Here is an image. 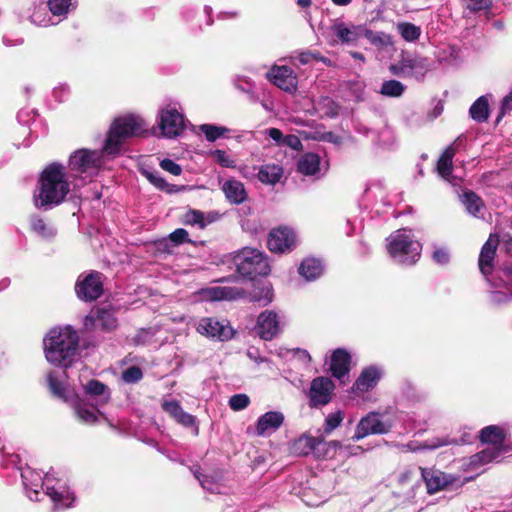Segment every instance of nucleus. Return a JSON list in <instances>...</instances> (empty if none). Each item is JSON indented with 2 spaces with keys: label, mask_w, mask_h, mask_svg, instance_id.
I'll return each mask as SVG.
<instances>
[{
  "label": "nucleus",
  "mask_w": 512,
  "mask_h": 512,
  "mask_svg": "<svg viewBox=\"0 0 512 512\" xmlns=\"http://www.w3.org/2000/svg\"><path fill=\"white\" fill-rule=\"evenodd\" d=\"M79 335L70 325L55 327L44 337V353L47 361L54 366L70 368L79 352Z\"/></svg>",
  "instance_id": "f257e3e1"
},
{
  "label": "nucleus",
  "mask_w": 512,
  "mask_h": 512,
  "mask_svg": "<svg viewBox=\"0 0 512 512\" xmlns=\"http://www.w3.org/2000/svg\"><path fill=\"white\" fill-rule=\"evenodd\" d=\"M149 134L146 123L141 117L133 114L117 117L109 127L102 151L107 155L116 156L128 139L147 137Z\"/></svg>",
  "instance_id": "f03ea898"
},
{
  "label": "nucleus",
  "mask_w": 512,
  "mask_h": 512,
  "mask_svg": "<svg viewBox=\"0 0 512 512\" xmlns=\"http://www.w3.org/2000/svg\"><path fill=\"white\" fill-rule=\"evenodd\" d=\"M41 206H57L70 192L66 168L59 162L48 164L39 176Z\"/></svg>",
  "instance_id": "7ed1b4c3"
},
{
  "label": "nucleus",
  "mask_w": 512,
  "mask_h": 512,
  "mask_svg": "<svg viewBox=\"0 0 512 512\" xmlns=\"http://www.w3.org/2000/svg\"><path fill=\"white\" fill-rule=\"evenodd\" d=\"M233 263L242 278L252 281L257 277L268 276L271 272L268 257L256 248L244 247L237 251Z\"/></svg>",
  "instance_id": "20e7f679"
},
{
  "label": "nucleus",
  "mask_w": 512,
  "mask_h": 512,
  "mask_svg": "<svg viewBox=\"0 0 512 512\" xmlns=\"http://www.w3.org/2000/svg\"><path fill=\"white\" fill-rule=\"evenodd\" d=\"M387 241V252L401 263L414 265L420 259L422 245L409 235L397 232L390 235Z\"/></svg>",
  "instance_id": "39448f33"
},
{
  "label": "nucleus",
  "mask_w": 512,
  "mask_h": 512,
  "mask_svg": "<svg viewBox=\"0 0 512 512\" xmlns=\"http://www.w3.org/2000/svg\"><path fill=\"white\" fill-rule=\"evenodd\" d=\"M103 274L91 271L87 275H80L75 284V292L80 300L92 302L103 294Z\"/></svg>",
  "instance_id": "423d86ee"
},
{
  "label": "nucleus",
  "mask_w": 512,
  "mask_h": 512,
  "mask_svg": "<svg viewBox=\"0 0 512 512\" xmlns=\"http://www.w3.org/2000/svg\"><path fill=\"white\" fill-rule=\"evenodd\" d=\"M335 390L334 382L324 376H319L311 381L309 389V406L320 408L329 404Z\"/></svg>",
  "instance_id": "0eeeda50"
},
{
  "label": "nucleus",
  "mask_w": 512,
  "mask_h": 512,
  "mask_svg": "<svg viewBox=\"0 0 512 512\" xmlns=\"http://www.w3.org/2000/svg\"><path fill=\"white\" fill-rule=\"evenodd\" d=\"M390 429L391 425L382 421L379 413L370 412L357 424L352 440L359 441L368 435L387 434Z\"/></svg>",
  "instance_id": "6e6552de"
},
{
  "label": "nucleus",
  "mask_w": 512,
  "mask_h": 512,
  "mask_svg": "<svg viewBox=\"0 0 512 512\" xmlns=\"http://www.w3.org/2000/svg\"><path fill=\"white\" fill-rule=\"evenodd\" d=\"M267 246L273 253H288L296 246V234L288 227H278L270 231Z\"/></svg>",
  "instance_id": "1a4fd4ad"
},
{
  "label": "nucleus",
  "mask_w": 512,
  "mask_h": 512,
  "mask_svg": "<svg viewBox=\"0 0 512 512\" xmlns=\"http://www.w3.org/2000/svg\"><path fill=\"white\" fill-rule=\"evenodd\" d=\"M419 470L421 478L426 485L427 493L430 495L446 489L457 480L455 476L446 474L438 469L419 467Z\"/></svg>",
  "instance_id": "9d476101"
},
{
  "label": "nucleus",
  "mask_w": 512,
  "mask_h": 512,
  "mask_svg": "<svg viewBox=\"0 0 512 512\" xmlns=\"http://www.w3.org/2000/svg\"><path fill=\"white\" fill-rule=\"evenodd\" d=\"M159 118V128L162 136L175 138L183 132L184 119L176 109L161 110Z\"/></svg>",
  "instance_id": "9b49d317"
},
{
  "label": "nucleus",
  "mask_w": 512,
  "mask_h": 512,
  "mask_svg": "<svg viewBox=\"0 0 512 512\" xmlns=\"http://www.w3.org/2000/svg\"><path fill=\"white\" fill-rule=\"evenodd\" d=\"M197 330L202 335L219 341L231 339L234 333L231 326L212 317L203 318L199 322Z\"/></svg>",
  "instance_id": "f8f14e48"
},
{
  "label": "nucleus",
  "mask_w": 512,
  "mask_h": 512,
  "mask_svg": "<svg viewBox=\"0 0 512 512\" xmlns=\"http://www.w3.org/2000/svg\"><path fill=\"white\" fill-rule=\"evenodd\" d=\"M101 165L98 152L79 149L75 151L69 158L68 167L72 171L85 173L90 169L98 168Z\"/></svg>",
  "instance_id": "ddd939ff"
},
{
  "label": "nucleus",
  "mask_w": 512,
  "mask_h": 512,
  "mask_svg": "<svg viewBox=\"0 0 512 512\" xmlns=\"http://www.w3.org/2000/svg\"><path fill=\"white\" fill-rule=\"evenodd\" d=\"M482 444L491 445L493 449L508 453L512 450L511 446L506 444V432L498 425H488L479 431L478 436Z\"/></svg>",
  "instance_id": "4468645a"
},
{
  "label": "nucleus",
  "mask_w": 512,
  "mask_h": 512,
  "mask_svg": "<svg viewBox=\"0 0 512 512\" xmlns=\"http://www.w3.org/2000/svg\"><path fill=\"white\" fill-rule=\"evenodd\" d=\"M269 80L285 92L292 93L297 89V77L288 66H273L267 73Z\"/></svg>",
  "instance_id": "2eb2a0df"
},
{
  "label": "nucleus",
  "mask_w": 512,
  "mask_h": 512,
  "mask_svg": "<svg viewBox=\"0 0 512 512\" xmlns=\"http://www.w3.org/2000/svg\"><path fill=\"white\" fill-rule=\"evenodd\" d=\"M499 242L500 240L498 235L491 234L481 248L478 259V266L480 272L484 276L491 275L494 270V260Z\"/></svg>",
  "instance_id": "dca6fc26"
},
{
  "label": "nucleus",
  "mask_w": 512,
  "mask_h": 512,
  "mask_svg": "<svg viewBox=\"0 0 512 512\" xmlns=\"http://www.w3.org/2000/svg\"><path fill=\"white\" fill-rule=\"evenodd\" d=\"M259 336L266 341L272 340L279 332V321L277 314L273 311L260 313L257 320Z\"/></svg>",
  "instance_id": "f3484780"
},
{
  "label": "nucleus",
  "mask_w": 512,
  "mask_h": 512,
  "mask_svg": "<svg viewBox=\"0 0 512 512\" xmlns=\"http://www.w3.org/2000/svg\"><path fill=\"white\" fill-rule=\"evenodd\" d=\"M381 373L375 366H369L362 370L361 374L351 387L353 393H364L372 390L379 382Z\"/></svg>",
  "instance_id": "a211bd4d"
},
{
  "label": "nucleus",
  "mask_w": 512,
  "mask_h": 512,
  "mask_svg": "<svg viewBox=\"0 0 512 512\" xmlns=\"http://www.w3.org/2000/svg\"><path fill=\"white\" fill-rule=\"evenodd\" d=\"M351 356L343 348L335 349L331 354L330 371L333 377L342 379L350 371Z\"/></svg>",
  "instance_id": "6ab92c4d"
},
{
  "label": "nucleus",
  "mask_w": 512,
  "mask_h": 512,
  "mask_svg": "<svg viewBox=\"0 0 512 512\" xmlns=\"http://www.w3.org/2000/svg\"><path fill=\"white\" fill-rule=\"evenodd\" d=\"M162 409L172 417L177 423L183 425L184 427H192L196 423L195 416L185 412L180 403L176 400L172 401H164L162 404Z\"/></svg>",
  "instance_id": "aec40b11"
},
{
  "label": "nucleus",
  "mask_w": 512,
  "mask_h": 512,
  "mask_svg": "<svg viewBox=\"0 0 512 512\" xmlns=\"http://www.w3.org/2000/svg\"><path fill=\"white\" fill-rule=\"evenodd\" d=\"M222 191L227 201L231 204L239 205L246 201L247 192L244 184L234 178L226 180L222 185Z\"/></svg>",
  "instance_id": "412c9836"
},
{
  "label": "nucleus",
  "mask_w": 512,
  "mask_h": 512,
  "mask_svg": "<svg viewBox=\"0 0 512 512\" xmlns=\"http://www.w3.org/2000/svg\"><path fill=\"white\" fill-rule=\"evenodd\" d=\"M284 422V415L278 411H269L261 415L256 424L257 435H264L267 430L278 429Z\"/></svg>",
  "instance_id": "4be33fe9"
},
{
  "label": "nucleus",
  "mask_w": 512,
  "mask_h": 512,
  "mask_svg": "<svg viewBox=\"0 0 512 512\" xmlns=\"http://www.w3.org/2000/svg\"><path fill=\"white\" fill-rule=\"evenodd\" d=\"M402 65L406 68L409 76L424 74L428 70L427 59L417 55H402Z\"/></svg>",
  "instance_id": "5701e85b"
},
{
  "label": "nucleus",
  "mask_w": 512,
  "mask_h": 512,
  "mask_svg": "<svg viewBox=\"0 0 512 512\" xmlns=\"http://www.w3.org/2000/svg\"><path fill=\"white\" fill-rule=\"evenodd\" d=\"M340 448H342L341 442L337 440L327 442L322 437H318L313 455L317 459H332Z\"/></svg>",
  "instance_id": "b1692460"
},
{
  "label": "nucleus",
  "mask_w": 512,
  "mask_h": 512,
  "mask_svg": "<svg viewBox=\"0 0 512 512\" xmlns=\"http://www.w3.org/2000/svg\"><path fill=\"white\" fill-rule=\"evenodd\" d=\"M318 437L303 434L293 441L291 452L298 456H307L314 453Z\"/></svg>",
  "instance_id": "393cba45"
},
{
  "label": "nucleus",
  "mask_w": 512,
  "mask_h": 512,
  "mask_svg": "<svg viewBox=\"0 0 512 512\" xmlns=\"http://www.w3.org/2000/svg\"><path fill=\"white\" fill-rule=\"evenodd\" d=\"M46 382H47L49 391L51 392V394L54 397H56L64 402L69 401V393H68L67 385L58 378V376L56 375L55 372L50 371L47 374Z\"/></svg>",
  "instance_id": "a878e982"
},
{
  "label": "nucleus",
  "mask_w": 512,
  "mask_h": 512,
  "mask_svg": "<svg viewBox=\"0 0 512 512\" xmlns=\"http://www.w3.org/2000/svg\"><path fill=\"white\" fill-rule=\"evenodd\" d=\"M502 454L504 453L500 452L498 449H493L491 447L485 448L470 457L469 467L478 468L486 465L497 460Z\"/></svg>",
  "instance_id": "bb28decb"
},
{
  "label": "nucleus",
  "mask_w": 512,
  "mask_h": 512,
  "mask_svg": "<svg viewBox=\"0 0 512 512\" xmlns=\"http://www.w3.org/2000/svg\"><path fill=\"white\" fill-rule=\"evenodd\" d=\"M297 167L303 175H314L320 169V157L315 153H306L298 160Z\"/></svg>",
  "instance_id": "cd10ccee"
},
{
  "label": "nucleus",
  "mask_w": 512,
  "mask_h": 512,
  "mask_svg": "<svg viewBox=\"0 0 512 512\" xmlns=\"http://www.w3.org/2000/svg\"><path fill=\"white\" fill-rule=\"evenodd\" d=\"M73 408H74L75 414L77 415L78 419L85 424L97 423L98 422L97 413L102 414L100 412V410H98V409H95L96 412L94 411V409H90L88 407L87 403L80 399H77L75 401Z\"/></svg>",
  "instance_id": "c85d7f7f"
},
{
  "label": "nucleus",
  "mask_w": 512,
  "mask_h": 512,
  "mask_svg": "<svg viewBox=\"0 0 512 512\" xmlns=\"http://www.w3.org/2000/svg\"><path fill=\"white\" fill-rule=\"evenodd\" d=\"M299 274L308 280L315 279L322 274L323 266L320 260L315 258L304 259L299 266Z\"/></svg>",
  "instance_id": "c756f323"
},
{
  "label": "nucleus",
  "mask_w": 512,
  "mask_h": 512,
  "mask_svg": "<svg viewBox=\"0 0 512 512\" xmlns=\"http://www.w3.org/2000/svg\"><path fill=\"white\" fill-rule=\"evenodd\" d=\"M96 318H98V325L103 332L110 333L118 326V320L110 309L97 308Z\"/></svg>",
  "instance_id": "7c9ffc66"
},
{
  "label": "nucleus",
  "mask_w": 512,
  "mask_h": 512,
  "mask_svg": "<svg viewBox=\"0 0 512 512\" xmlns=\"http://www.w3.org/2000/svg\"><path fill=\"white\" fill-rule=\"evenodd\" d=\"M456 154V150L452 145L448 146L440 155L437 161V171L442 177H447L452 174L453 171V157Z\"/></svg>",
  "instance_id": "2f4dec72"
},
{
  "label": "nucleus",
  "mask_w": 512,
  "mask_h": 512,
  "mask_svg": "<svg viewBox=\"0 0 512 512\" xmlns=\"http://www.w3.org/2000/svg\"><path fill=\"white\" fill-rule=\"evenodd\" d=\"M83 389L87 395L92 397L101 396L103 397L102 403L106 404L110 400V390L107 385L97 379H90L84 386Z\"/></svg>",
  "instance_id": "473e14b6"
},
{
  "label": "nucleus",
  "mask_w": 512,
  "mask_h": 512,
  "mask_svg": "<svg viewBox=\"0 0 512 512\" xmlns=\"http://www.w3.org/2000/svg\"><path fill=\"white\" fill-rule=\"evenodd\" d=\"M462 203L466 211L476 217L481 209L484 208L482 198L472 190L465 191L462 195Z\"/></svg>",
  "instance_id": "72a5a7b5"
},
{
  "label": "nucleus",
  "mask_w": 512,
  "mask_h": 512,
  "mask_svg": "<svg viewBox=\"0 0 512 512\" xmlns=\"http://www.w3.org/2000/svg\"><path fill=\"white\" fill-rule=\"evenodd\" d=\"M469 114L471 118L478 122H486L489 118V104L485 96L479 97L470 107Z\"/></svg>",
  "instance_id": "f704fd0d"
},
{
  "label": "nucleus",
  "mask_w": 512,
  "mask_h": 512,
  "mask_svg": "<svg viewBox=\"0 0 512 512\" xmlns=\"http://www.w3.org/2000/svg\"><path fill=\"white\" fill-rule=\"evenodd\" d=\"M283 175V169L279 165H263L258 172V179L265 184H276Z\"/></svg>",
  "instance_id": "c9c22d12"
},
{
  "label": "nucleus",
  "mask_w": 512,
  "mask_h": 512,
  "mask_svg": "<svg viewBox=\"0 0 512 512\" xmlns=\"http://www.w3.org/2000/svg\"><path fill=\"white\" fill-rule=\"evenodd\" d=\"M213 221V216L208 215L206 220L204 213L195 209L187 211L183 218V223L185 225H198L201 229H204L208 223H212Z\"/></svg>",
  "instance_id": "e433bc0d"
},
{
  "label": "nucleus",
  "mask_w": 512,
  "mask_h": 512,
  "mask_svg": "<svg viewBox=\"0 0 512 512\" xmlns=\"http://www.w3.org/2000/svg\"><path fill=\"white\" fill-rule=\"evenodd\" d=\"M10 462L15 464L17 466V469L20 471V476L22 478V484L24 491L28 498H30V491H31V477H32V470L28 465H26L25 468H23L20 463V456L18 454H12L9 457Z\"/></svg>",
  "instance_id": "4c0bfd02"
},
{
  "label": "nucleus",
  "mask_w": 512,
  "mask_h": 512,
  "mask_svg": "<svg viewBox=\"0 0 512 512\" xmlns=\"http://www.w3.org/2000/svg\"><path fill=\"white\" fill-rule=\"evenodd\" d=\"M396 29L401 37L407 42L417 41L421 35V28L411 22H399Z\"/></svg>",
  "instance_id": "58836bf2"
},
{
  "label": "nucleus",
  "mask_w": 512,
  "mask_h": 512,
  "mask_svg": "<svg viewBox=\"0 0 512 512\" xmlns=\"http://www.w3.org/2000/svg\"><path fill=\"white\" fill-rule=\"evenodd\" d=\"M335 35L343 43H354L359 38L356 30L348 28L344 23L335 27Z\"/></svg>",
  "instance_id": "ea45409f"
},
{
  "label": "nucleus",
  "mask_w": 512,
  "mask_h": 512,
  "mask_svg": "<svg viewBox=\"0 0 512 512\" xmlns=\"http://www.w3.org/2000/svg\"><path fill=\"white\" fill-rule=\"evenodd\" d=\"M405 86L397 80L384 81L381 86V93L389 97H399L403 94Z\"/></svg>",
  "instance_id": "a19ab883"
},
{
  "label": "nucleus",
  "mask_w": 512,
  "mask_h": 512,
  "mask_svg": "<svg viewBox=\"0 0 512 512\" xmlns=\"http://www.w3.org/2000/svg\"><path fill=\"white\" fill-rule=\"evenodd\" d=\"M200 131L205 135L207 141L214 142L228 132V128L212 124H202Z\"/></svg>",
  "instance_id": "79ce46f5"
},
{
  "label": "nucleus",
  "mask_w": 512,
  "mask_h": 512,
  "mask_svg": "<svg viewBox=\"0 0 512 512\" xmlns=\"http://www.w3.org/2000/svg\"><path fill=\"white\" fill-rule=\"evenodd\" d=\"M250 404V398L247 394H235L229 399V406L233 411H241L247 408Z\"/></svg>",
  "instance_id": "37998d69"
},
{
  "label": "nucleus",
  "mask_w": 512,
  "mask_h": 512,
  "mask_svg": "<svg viewBox=\"0 0 512 512\" xmlns=\"http://www.w3.org/2000/svg\"><path fill=\"white\" fill-rule=\"evenodd\" d=\"M71 4V0H49V10L53 15H64L68 12V8Z\"/></svg>",
  "instance_id": "c03bdc74"
},
{
  "label": "nucleus",
  "mask_w": 512,
  "mask_h": 512,
  "mask_svg": "<svg viewBox=\"0 0 512 512\" xmlns=\"http://www.w3.org/2000/svg\"><path fill=\"white\" fill-rule=\"evenodd\" d=\"M141 173L157 189L162 191L165 187H168V182L163 177H161L158 172H152V171L143 169L141 171Z\"/></svg>",
  "instance_id": "a18cd8bd"
},
{
  "label": "nucleus",
  "mask_w": 512,
  "mask_h": 512,
  "mask_svg": "<svg viewBox=\"0 0 512 512\" xmlns=\"http://www.w3.org/2000/svg\"><path fill=\"white\" fill-rule=\"evenodd\" d=\"M143 378V372L138 366H131L123 371L122 379L126 383H137Z\"/></svg>",
  "instance_id": "49530a36"
},
{
  "label": "nucleus",
  "mask_w": 512,
  "mask_h": 512,
  "mask_svg": "<svg viewBox=\"0 0 512 512\" xmlns=\"http://www.w3.org/2000/svg\"><path fill=\"white\" fill-rule=\"evenodd\" d=\"M343 421V413L341 411H337L335 413H332L328 415V417L325 420V433L329 434L334 429H336L341 422Z\"/></svg>",
  "instance_id": "de8ad7c7"
},
{
  "label": "nucleus",
  "mask_w": 512,
  "mask_h": 512,
  "mask_svg": "<svg viewBox=\"0 0 512 512\" xmlns=\"http://www.w3.org/2000/svg\"><path fill=\"white\" fill-rule=\"evenodd\" d=\"M364 36L373 45L384 46L388 43V36L383 32L376 33L372 30L366 29Z\"/></svg>",
  "instance_id": "09e8293b"
},
{
  "label": "nucleus",
  "mask_w": 512,
  "mask_h": 512,
  "mask_svg": "<svg viewBox=\"0 0 512 512\" xmlns=\"http://www.w3.org/2000/svg\"><path fill=\"white\" fill-rule=\"evenodd\" d=\"M169 239L175 244L191 243L188 232L183 228L175 229L169 235Z\"/></svg>",
  "instance_id": "8fccbe9b"
},
{
  "label": "nucleus",
  "mask_w": 512,
  "mask_h": 512,
  "mask_svg": "<svg viewBox=\"0 0 512 512\" xmlns=\"http://www.w3.org/2000/svg\"><path fill=\"white\" fill-rule=\"evenodd\" d=\"M160 167L174 176H179L182 173V167L168 158L160 161Z\"/></svg>",
  "instance_id": "3c124183"
},
{
  "label": "nucleus",
  "mask_w": 512,
  "mask_h": 512,
  "mask_svg": "<svg viewBox=\"0 0 512 512\" xmlns=\"http://www.w3.org/2000/svg\"><path fill=\"white\" fill-rule=\"evenodd\" d=\"M213 156L216 158V161L219 165L225 168H233L235 167L234 161L229 158L224 150L217 149L213 153Z\"/></svg>",
  "instance_id": "603ef678"
},
{
  "label": "nucleus",
  "mask_w": 512,
  "mask_h": 512,
  "mask_svg": "<svg viewBox=\"0 0 512 512\" xmlns=\"http://www.w3.org/2000/svg\"><path fill=\"white\" fill-rule=\"evenodd\" d=\"M34 230L43 238H50L54 235L51 226L45 223L42 219H38L34 222Z\"/></svg>",
  "instance_id": "864d4df0"
},
{
  "label": "nucleus",
  "mask_w": 512,
  "mask_h": 512,
  "mask_svg": "<svg viewBox=\"0 0 512 512\" xmlns=\"http://www.w3.org/2000/svg\"><path fill=\"white\" fill-rule=\"evenodd\" d=\"M432 259L439 265H447L450 261V255L445 248H436L432 254Z\"/></svg>",
  "instance_id": "5fc2aeb1"
},
{
  "label": "nucleus",
  "mask_w": 512,
  "mask_h": 512,
  "mask_svg": "<svg viewBox=\"0 0 512 512\" xmlns=\"http://www.w3.org/2000/svg\"><path fill=\"white\" fill-rule=\"evenodd\" d=\"M31 115H32V108L29 106L22 108L17 114L18 122L21 125L26 126L28 128L29 134L31 133V129H30Z\"/></svg>",
  "instance_id": "6e6d98bb"
},
{
  "label": "nucleus",
  "mask_w": 512,
  "mask_h": 512,
  "mask_svg": "<svg viewBox=\"0 0 512 512\" xmlns=\"http://www.w3.org/2000/svg\"><path fill=\"white\" fill-rule=\"evenodd\" d=\"M470 3L467 5V9L472 13L487 10L491 6L490 0H469Z\"/></svg>",
  "instance_id": "4d7b16f0"
},
{
  "label": "nucleus",
  "mask_w": 512,
  "mask_h": 512,
  "mask_svg": "<svg viewBox=\"0 0 512 512\" xmlns=\"http://www.w3.org/2000/svg\"><path fill=\"white\" fill-rule=\"evenodd\" d=\"M283 144H285L286 146L290 147L295 151H301L303 149L301 139L294 134L286 135L283 139Z\"/></svg>",
  "instance_id": "13d9d810"
},
{
  "label": "nucleus",
  "mask_w": 512,
  "mask_h": 512,
  "mask_svg": "<svg viewBox=\"0 0 512 512\" xmlns=\"http://www.w3.org/2000/svg\"><path fill=\"white\" fill-rule=\"evenodd\" d=\"M97 324H98V318H96V310L91 311V313L88 314L84 318V322H83L84 329H85V331H88V332L93 331L97 327Z\"/></svg>",
  "instance_id": "bf43d9fd"
},
{
  "label": "nucleus",
  "mask_w": 512,
  "mask_h": 512,
  "mask_svg": "<svg viewBox=\"0 0 512 512\" xmlns=\"http://www.w3.org/2000/svg\"><path fill=\"white\" fill-rule=\"evenodd\" d=\"M389 70L393 75L410 77L406 68L402 65V58L397 63L391 64Z\"/></svg>",
  "instance_id": "052dcab7"
},
{
  "label": "nucleus",
  "mask_w": 512,
  "mask_h": 512,
  "mask_svg": "<svg viewBox=\"0 0 512 512\" xmlns=\"http://www.w3.org/2000/svg\"><path fill=\"white\" fill-rule=\"evenodd\" d=\"M324 102L327 105L328 110L325 115L330 118H334L339 114V106L330 98H325Z\"/></svg>",
  "instance_id": "680f3d73"
},
{
  "label": "nucleus",
  "mask_w": 512,
  "mask_h": 512,
  "mask_svg": "<svg viewBox=\"0 0 512 512\" xmlns=\"http://www.w3.org/2000/svg\"><path fill=\"white\" fill-rule=\"evenodd\" d=\"M313 59H316V60H324L322 57H320L318 54L316 53H313V52H310V51H307V52H302L299 54L298 56V60L301 64L303 65H306V64H309Z\"/></svg>",
  "instance_id": "e2e57ef3"
},
{
  "label": "nucleus",
  "mask_w": 512,
  "mask_h": 512,
  "mask_svg": "<svg viewBox=\"0 0 512 512\" xmlns=\"http://www.w3.org/2000/svg\"><path fill=\"white\" fill-rule=\"evenodd\" d=\"M512 110V92L505 96L503 101H502V104H501V112L498 116V121L499 119L506 113V112H510Z\"/></svg>",
  "instance_id": "0e129e2a"
},
{
  "label": "nucleus",
  "mask_w": 512,
  "mask_h": 512,
  "mask_svg": "<svg viewBox=\"0 0 512 512\" xmlns=\"http://www.w3.org/2000/svg\"><path fill=\"white\" fill-rule=\"evenodd\" d=\"M268 135L271 139L276 141L277 143H283V139L285 136H283V133L278 128H270L268 130Z\"/></svg>",
  "instance_id": "69168bd1"
},
{
  "label": "nucleus",
  "mask_w": 512,
  "mask_h": 512,
  "mask_svg": "<svg viewBox=\"0 0 512 512\" xmlns=\"http://www.w3.org/2000/svg\"><path fill=\"white\" fill-rule=\"evenodd\" d=\"M320 140L327 141V142H332V143H335V144H339L341 142L340 137L338 135H336L335 133H333L332 131L324 133L320 137Z\"/></svg>",
  "instance_id": "338daca9"
},
{
  "label": "nucleus",
  "mask_w": 512,
  "mask_h": 512,
  "mask_svg": "<svg viewBox=\"0 0 512 512\" xmlns=\"http://www.w3.org/2000/svg\"><path fill=\"white\" fill-rule=\"evenodd\" d=\"M252 300L254 302H261L262 300H264V303H263L264 306L269 304L272 301L271 290L269 288L266 289V294H265L264 298H262L261 296H259L257 294H253Z\"/></svg>",
  "instance_id": "774afa93"
}]
</instances>
